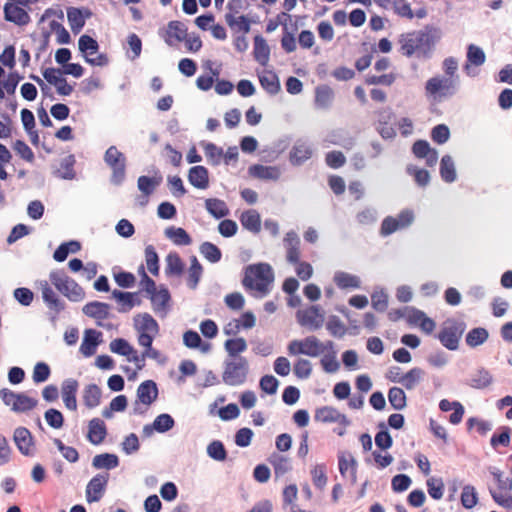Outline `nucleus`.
<instances>
[{
    "mask_svg": "<svg viewBox=\"0 0 512 512\" xmlns=\"http://www.w3.org/2000/svg\"><path fill=\"white\" fill-rule=\"evenodd\" d=\"M92 464L97 469H113L118 466L119 459L115 454H99L93 458Z\"/></svg>",
    "mask_w": 512,
    "mask_h": 512,
    "instance_id": "46",
    "label": "nucleus"
},
{
    "mask_svg": "<svg viewBox=\"0 0 512 512\" xmlns=\"http://www.w3.org/2000/svg\"><path fill=\"white\" fill-rule=\"evenodd\" d=\"M110 349L113 353L129 357L134 348L123 338H117L110 343Z\"/></svg>",
    "mask_w": 512,
    "mask_h": 512,
    "instance_id": "60",
    "label": "nucleus"
},
{
    "mask_svg": "<svg viewBox=\"0 0 512 512\" xmlns=\"http://www.w3.org/2000/svg\"><path fill=\"white\" fill-rule=\"evenodd\" d=\"M148 297L150 298L155 311L163 310L170 300L169 291L164 287L156 289Z\"/></svg>",
    "mask_w": 512,
    "mask_h": 512,
    "instance_id": "48",
    "label": "nucleus"
},
{
    "mask_svg": "<svg viewBox=\"0 0 512 512\" xmlns=\"http://www.w3.org/2000/svg\"><path fill=\"white\" fill-rule=\"evenodd\" d=\"M400 52L411 57L417 50L430 45V35L422 30L403 33L399 37Z\"/></svg>",
    "mask_w": 512,
    "mask_h": 512,
    "instance_id": "9",
    "label": "nucleus"
},
{
    "mask_svg": "<svg viewBox=\"0 0 512 512\" xmlns=\"http://www.w3.org/2000/svg\"><path fill=\"white\" fill-rule=\"evenodd\" d=\"M109 474H97L88 483L86 487V499L89 503L99 501L107 486Z\"/></svg>",
    "mask_w": 512,
    "mask_h": 512,
    "instance_id": "15",
    "label": "nucleus"
},
{
    "mask_svg": "<svg viewBox=\"0 0 512 512\" xmlns=\"http://www.w3.org/2000/svg\"><path fill=\"white\" fill-rule=\"evenodd\" d=\"M427 490L430 497L439 500L443 497L444 483L441 478L431 477L427 480Z\"/></svg>",
    "mask_w": 512,
    "mask_h": 512,
    "instance_id": "55",
    "label": "nucleus"
},
{
    "mask_svg": "<svg viewBox=\"0 0 512 512\" xmlns=\"http://www.w3.org/2000/svg\"><path fill=\"white\" fill-rule=\"evenodd\" d=\"M283 244L286 252V260L290 264H296L301 257V241L295 231L286 233Z\"/></svg>",
    "mask_w": 512,
    "mask_h": 512,
    "instance_id": "16",
    "label": "nucleus"
},
{
    "mask_svg": "<svg viewBox=\"0 0 512 512\" xmlns=\"http://www.w3.org/2000/svg\"><path fill=\"white\" fill-rule=\"evenodd\" d=\"M388 401L395 410H402L406 407V394L400 387H392L388 391Z\"/></svg>",
    "mask_w": 512,
    "mask_h": 512,
    "instance_id": "42",
    "label": "nucleus"
},
{
    "mask_svg": "<svg viewBox=\"0 0 512 512\" xmlns=\"http://www.w3.org/2000/svg\"><path fill=\"white\" fill-rule=\"evenodd\" d=\"M478 502V496L476 490L471 485H466L462 489L461 503L466 509H471L476 506Z\"/></svg>",
    "mask_w": 512,
    "mask_h": 512,
    "instance_id": "54",
    "label": "nucleus"
},
{
    "mask_svg": "<svg viewBox=\"0 0 512 512\" xmlns=\"http://www.w3.org/2000/svg\"><path fill=\"white\" fill-rule=\"evenodd\" d=\"M333 349V342L322 343L316 336H308L303 340H293L288 345L290 355L304 354L310 357H318L326 350Z\"/></svg>",
    "mask_w": 512,
    "mask_h": 512,
    "instance_id": "2",
    "label": "nucleus"
},
{
    "mask_svg": "<svg viewBox=\"0 0 512 512\" xmlns=\"http://www.w3.org/2000/svg\"><path fill=\"white\" fill-rule=\"evenodd\" d=\"M297 319L301 326L314 331L323 326L324 313L318 306L313 305L304 310L298 311Z\"/></svg>",
    "mask_w": 512,
    "mask_h": 512,
    "instance_id": "12",
    "label": "nucleus"
},
{
    "mask_svg": "<svg viewBox=\"0 0 512 512\" xmlns=\"http://www.w3.org/2000/svg\"><path fill=\"white\" fill-rule=\"evenodd\" d=\"M455 91L456 81L451 77H432L427 80L425 85L426 95L436 101L453 96Z\"/></svg>",
    "mask_w": 512,
    "mask_h": 512,
    "instance_id": "6",
    "label": "nucleus"
},
{
    "mask_svg": "<svg viewBox=\"0 0 512 512\" xmlns=\"http://www.w3.org/2000/svg\"><path fill=\"white\" fill-rule=\"evenodd\" d=\"M496 484L497 490H490L493 500L500 506L506 509H512V479L505 476L504 473L498 469L491 472Z\"/></svg>",
    "mask_w": 512,
    "mask_h": 512,
    "instance_id": "5",
    "label": "nucleus"
},
{
    "mask_svg": "<svg viewBox=\"0 0 512 512\" xmlns=\"http://www.w3.org/2000/svg\"><path fill=\"white\" fill-rule=\"evenodd\" d=\"M254 59L262 66H266L270 59V48L262 36L254 37Z\"/></svg>",
    "mask_w": 512,
    "mask_h": 512,
    "instance_id": "26",
    "label": "nucleus"
},
{
    "mask_svg": "<svg viewBox=\"0 0 512 512\" xmlns=\"http://www.w3.org/2000/svg\"><path fill=\"white\" fill-rule=\"evenodd\" d=\"M440 175L443 181L451 183L456 179V171L453 159L450 155H444L440 162Z\"/></svg>",
    "mask_w": 512,
    "mask_h": 512,
    "instance_id": "38",
    "label": "nucleus"
},
{
    "mask_svg": "<svg viewBox=\"0 0 512 512\" xmlns=\"http://www.w3.org/2000/svg\"><path fill=\"white\" fill-rule=\"evenodd\" d=\"M107 435L106 425L103 420L93 418L88 425L87 439L94 445L101 444Z\"/></svg>",
    "mask_w": 512,
    "mask_h": 512,
    "instance_id": "23",
    "label": "nucleus"
},
{
    "mask_svg": "<svg viewBox=\"0 0 512 512\" xmlns=\"http://www.w3.org/2000/svg\"><path fill=\"white\" fill-rule=\"evenodd\" d=\"M488 337H489V333L485 328H482V327L473 328L466 335V344L469 347L474 348V347H477V346L483 344L484 342H486Z\"/></svg>",
    "mask_w": 512,
    "mask_h": 512,
    "instance_id": "45",
    "label": "nucleus"
},
{
    "mask_svg": "<svg viewBox=\"0 0 512 512\" xmlns=\"http://www.w3.org/2000/svg\"><path fill=\"white\" fill-rule=\"evenodd\" d=\"M184 269V264L176 252H171L166 257V274L180 275Z\"/></svg>",
    "mask_w": 512,
    "mask_h": 512,
    "instance_id": "50",
    "label": "nucleus"
},
{
    "mask_svg": "<svg viewBox=\"0 0 512 512\" xmlns=\"http://www.w3.org/2000/svg\"><path fill=\"white\" fill-rule=\"evenodd\" d=\"M314 420L320 423H341L348 424L347 417L341 414L336 408L331 406H323L316 409Z\"/></svg>",
    "mask_w": 512,
    "mask_h": 512,
    "instance_id": "18",
    "label": "nucleus"
},
{
    "mask_svg": "<svg viewBox=\"0 0 512 512\" xmlns=\"http://www.w3.org/2000/svg\"><path fill=\"white\" fill-rule=\"evenodd\" d=\"M204 152L208 161L212 165H219L223 159V149L217 147L214 143H208L204 146Z\"/></svg>",
    "mask_w": 512,
    "mask_h": 512,
    "instance_id": "57",
    "label": "nucleus"
},
{
    "mask_svg": "<svg viewBox=\"0 0 512 512\" xmlns=\"http://www.w3.org/2000/svg\"><path fill=\"white\" fill-rule=\"evenodd\" d=\"M250 175L259 178L268 179L274 175H279V170L276 167H267L260 164L253 165L249 168Z\"/></svg>",
    "mask_w": 512,
    "mask_h": 512,
    "instance_id": "61",
    "label": "nucleus"
},
{
    "mask_svg": "<svg viewBox=\"0 0 512 512\" xmlns=\"http://www.w3.org/2000/svg\"><path fill=\"white\" fill-rule=\"evenodd\" d=\"M165 235L176 245H189L191 243V237L181 227H169L165 230Z\"/></svg>",
    "mask_w": 512,
    "mask_h": 512,
    "instance_id": "43",
    "label": "nucleus"
},
{
    "mask_svg": "<svg viewBox=\"0 0 512 512\" xmlns=\"http://www.w3.org/2000/svg\"><path fill=\"white\" fill-rule=\"evenodd\" d=\"M203 268L195 256L191 259V265L188 272L187 284L191 289H195L202 275Z\"/></svg>",
    "mask_w": 512,
    "mask_h": 512,
    "instance_id": "52",
    "label": "nucleus"
},
{
    "mask_svg": "<svg viewBox=\"0 0 512 512\" xmlns=\"http://www.w3.org/2000/svg\"><path fill=\"white\" fill-rule=\"evenodd\" d=\"M14 441L19 451L24 455H31L33 452V438L30 431L25 427H18L14 431Z\"/></svg>",
    "mask_w": 512,
    "mask_h": 512,
    "instance_id": "22",
    "label": "nucleus"
},
{
    "mask_svg": "<svg viewBox=\"0 0 512 512\" xmlns=\"http://www.w3.org/2000/svg\"><path fill=\"white\" fill-rule=\"evenodd\" d=\"M102 333L94 330L87 329L84 332V337L80 345V352L84 357H91L95 354L97 346L101 342Z\"/></svg>",
    "mask_w": 512,
    "mask_h": 512,
    "instance_id": "19",
    "label": "nucleus"
},
{
    "mask_svg": "<svg viewBox=\"0 0 512 512\" xmlns=\"http://www.w3.org/2000/svg\"><path fill=\"white\" fill-rule=\"evenodd\" d=\"M75 162V157L73 155L65 157L56 171V176L66 180L74 179L76 175L74 171Z\"/></svg>",
    "mask_w": 512,
    "mask_h": 512,
    "instance_id": "40",
    "label": "nucleus"
},
{
    "mask_svg": "<svg viewBox=\"0 0 512 512\" xmlns=\"http://www.w3.org/2000/svg\"><path fill=\"white\" fill-rule=\"evenodd\" d=\"M493 377L485 368L477 369L470 375L468 385L474 389H485L491 385Z\"/></svg>",
    "mask_w": 512,
    "mask_h": 512,
    "instance_id": "27",
    "label": "nucleus"
},
{
    "mask_svg": "<svg viewBox=\"0 0 512 512\" xmlns=\"http://www.w3.org/2000/svg\"><path fill=\"white\" fill-rule=\"evenodd\" d=\"M0 398L5 405L9 406L11 410L17 413H24L33 410L38 400L30 397L25 393H16L7 388L0 390Z\"/></svg>",
    "mask_w": 512,
    "mask_h": 512,
    "instance_id": "8",
    "label": "nucleus"
},
{
    "mask_svg": "<svg viewBox=\"0 0 512 512\" xmlns=\"http://www.w3.org/2000/svg\"><path fill=\"white\" fill-rule=\"evenodd\" d=\"M92 15L89 9H80L69 7L67 9V19L71 30L76 34L79 33L85 25V19Z\"/></svg>",
    "mask_w": 512,
    "mask_h": 512,
    "instance_id": "21",
    "label": "nucleus"
},
{
    "mask_svg": "<svg viewBox=\"0 0 512 512\" xmlns=\"http://www.w3.org/2000/svg\"><path fill=\"white\" fill-rule=\"evenodd\" d=\"M465 329L466 324L463 321L448 319L444 322L438 334V339L447 349L456 350Z\"/></svg>",
    "mask_w": 512,
    "mask_h": 512,
    "instance_id": "7",
    "label": "nucleus"
},
{
    "mask_svg": "<svg viewBox=\"0 0 512 512\" xmlns=\"http://www.w3.org/2000/svg\"><path fill=\"white\" fill-rule=\"evenodd\" d=\"M38 287L41 291L43 301L47 307L56 314L60 313L64 309V303L59 299L48 281H39Z\"/></svg>",
    "mask_w": 512,
    "mask_h": 512,
    "instance_id": "17",
    "label": "nucleus"
},
{
    "mask_svg": "<svg viewBox=\"0 0 512 512\" xmlns=\"http://www.w3.org/2000/svg\"><path fill=\"white\" fill-rule=\"evenodd\" d=\"M162 182V176H154V177H148V176H140L138 178L137 184L138 189L146 196L151 195L157 186L160 185Z\"/></svg>",
    "mask_w": 512,
    "mask_h": 512,
    "instance_id": "41",
    "label": "nucleus"
},
{
    "mask_svg": "<svg viewBox=\"0 0 512 512\" xmlns=\"http://www.w3.org/2000/svg\"><path fill=\"white\" fill-rule=\"evenodd\" d=\"M78 387V381L72 378L64 380L61 386L63 402L65 406L72 411L77 409L76 394Z\"/></svg>",
    "mask_w": 512,
    "mask_h": 512,
    "instance_id": "20",
    "label": "nucleus"
},
{
    "mask_svg": "<svg viewBox=\"0 0 512 512\" xmlns=\"http://www.w3.org/2000/svg\"><path fill=\"white\" fill-rule=\"evenodd\" d=\"M259 81L261 86L270 94H276L280 90V83L275 73L271 71L264 72Z\"/></svg>",
    "mask_w": 512,
    "mask_h": 512,
    "instance_id": "44",
    "label": "nucleus"
},
{
    "mask_svg": "<svg viewBox=\"0 0 512 512\" xmlns=\"http://www.w3.org/2000/svg\"><path fill=\"white\" fill-rule=\"evenodd\" d=\"M333 280L340 289H356L360 287L359 277L347 272H336Z\"/></svg>",
    "mask_w": 512,
    "mask_h": 512,
    "instance_id": "28",
    "label": "nucleus"
},
{
    "mask_svg": "<svg viewBox=\"0 0 512 512\" xmlns=\"http://www.w3.org/2000/svg\"><path fill=\"white\" fill-rule=\"evenodd\" d=\"M312 155V149L306 143L297 144L290 153V159L294 164H301L308 160Z\"/></svg>",
    "mask_w": 512,
    "mask_h": 512,
    "instance_id": "47",
    "label": "nucleus"
},
{
    "mask_svg": "<svg viewBox=\"0 0 512 512\" xmlns=\"http://www.w3.org/2000/svg\"><path fill=\"white\" fill-rule=\"evenodd\" d=\"M249 363L245 357H238L225 362L222 380L229 386H240L246 382Z\"/></svg>",
    "mask_w": 512,
    "mask_h": 512,
    "instance_id": "3",
    "label": "nucleus"
},
{
    "mask_svg": "<svg viewBox=\"0 0 512 512\" xmlns=\"http://www.w3.org/2000/svg\"><path fill=\"white\" fill-rule=\"evenodd\" d=\"M333 90L326 85L316 88L315 103L320 108H327L333 100Z\"/></svg>",
    "mask_w": 512,
    "mask_h": 512,
    "instance_id": "49",
    "label": "nucleus"
},
{
    "mask_svg": "<svg viewBox=\"0 0 512 512\" xmlns=\"http://www.w3.org/2000/svg\"><path fill=\"white\" fill-rule=\"evenodd\" d=\"M224 348L228 355L235 359L241 357L239 354L247 350V342L242 337L228 339L224 343Z\"/></svg>",
    "mask_w": 512,
    "mask_h": 512,
    "instance_id": "37",
    "label": "nucleus"
},
{
    "mask_svg": "<svg viewBox=\"0 0 512 512\" xmlns=\"http://www.w3.org/2000/svg\"><path fill=\"white\" fill-rule=\"evenodd\" d=\"M158 396V388L154 381L146 380L142 382L137 389L139 401L145 405L152 404Z\"/></svg>",
    "mask_w": 512,
    "mask_h": 512,
    "instance_id": "25",
    "label": "nucleus"
},
{
    "mask_svg": "<svg viewBox=\"0 0 512 512\" xmlns=\"http://www.w3.org/2000/svg\"><path fill=\"white\" fill-rule=\"evenodd\" d=\"M104 161L112 170L111 182L120 185L126 175L125 155L116 146H110L104 154Z\"/></svg>",
    "mask_w": 512,
    "mask_h": 512,
    "instance_id": "10",
    "label": "nucleus"
},
{
    "mask_svg": "<svg viewBox=\"0 0 512 512\" xmlns=\"http://www.w3.org/2000/svg\"><path fill=\"white\" fill-rule=\"evenodd\" d=\"M311 476L314 486L320 490H323L328 480L325 466L322 464L314 466L313 469L311 470Z\"/></svg>",
    "mask_w": 512,
    "mask_h": 512,
    "instance_id": "58",
    "label": "nucleus"
},
{
    "mask_svg": "<svg viewBox=\"0 0 512 512\" xmlns=\"http://www.w3.org/2000/svg\"><path fill=\"white\" fill-rule=\"evenodd\" d=\"M207 454L216 461H224L227 458L226 449L221 441H212L207 447Z\"/></svg>",
    "mask_w": 512,
    "mask_h": 512,
    "instance_id": "59",
    "label": "nucleus"
},
{
    "mask_svg": "<svg viewBox=\"0 0 512 512\" xmlns=\"http://www.w3.org/2000/svg\"><path fill=\"white\" fill-rule=\"evenodd\" d=\"M425 371L422 368L414 367L403 375L402 385L407 390L414 389L424 378Z\"/></svg>",
    "mask_w": 512,
    "mask_h": 512,
    "instance_id": "36",
    "label": "nucleus"
},
{
    "mask_svg": "<svg viewBox=\"0 0 512 512\" xmlns=\"http://www.w3.org/2000/svg\"><path fill=\"white\" fill-rule=\"evenodd\" d=\"M240 222L245 229L253 233H258L261 229L260 214L254 209L243 212Z\"/></svg>",
    "mask_w": 512,
    "mask_h": 512,
    "instance_id": "29",
    "label": "nucleus"
},
{
    "mask_svg": "<svg viewBox=\"0 0 512 512\" xmlns=\"http://www.w3.org/2000/svg\"><path fill=\"white\" fill-rule=\"evenodd\" d=\"M200 252L211 263L219 262L222 256L221 250L211 242L202 243Z\"/></svg>",
    "mask_w": 512,
    "mask_h": 512,
    "instance_id": "53",
    "label": "nucleus"
},
{
    "mask_svg": "<svg viewBox=\"0 0 512 512\" xmlns=\"http://www.w3.org/2000/svg\"><path fill=\"white\" fill-rule=\"evenodd\" d=\"M207 211L217 219L223 218L229 214V208L225 201L218 198H209L205 201Z\"/></svg>",
    "mask_w": 512,
    "mask_h": 512,
    "instance_id": "32",
    "label": "nucleus"
},
{
    "mask_svg": "<svg viewBox=\"0 0 512 512\" xmlns=\"http://www.w3.org/2000/svg\"><path fill=\"white\" fill-rule=\"evenodd\" d=\"M101 390L96 384H89L83 392V402L88 408H95L100 404Z\"/></svg>",
    "mask_w": 512,
    "mask_h": 512,
    "instance_id": "35",
    "label": "nucleus"
},
{
    "mask_svg": "<svg viewBox=\"0 0 512 512\" xmlns=\"http://www.w3.org/2000/svg\"><path fill=\"white\" fill-rule=\"evenodd\" d=\"M227 25L234 31L243 32L247 34L250 31V20L245 15H235L234 13H227L225 15Z\"/></svg>",
    "mask_w": 512,
    "mask_h": 512,
    "instance_id": "30",
    "label": "nucleus"
},
{
    "mask_svg": "<svg viewBox=\"0 0 512 512\" xmlns=\"http://www.w3.org/2000/svg\"><path fill=\"white\" fill-rule=\"evenodd\" d=\"M135 328L138 332L145 333H158L159 331L157 321L148 313L135 318Z\"/></svg>",
    "mask_w": 512,
    "mask_h": 512,
    "instance_id": "31",
    "label": "nucleus"
},
{
    "mask_svg": "<svg viewBox=\"0 0 512 512\" xmlns=\"http://www.w3.org/2000/svg\"><path fill=\"white\" fill-rule=\"evenodd\" d=\"M175 422L171 415L163 413L158 415L154 422L153 428L159 433H165L173 428Z\"/></svg>",
    "mask_w": 512,
    "mask_h": 512,
    "instance_id": "56",
    "label": "nucleus"
},
{
    "mask_svg": "<svg viewBox=\"0 0 512 512\" xmlns=\"http://www.w3.org/2000/svg\"><path fill=\"white\" fill-rule=\"evenodd\" d=\"M20 4L8 0L3 7L4 19L17 26H26L30 23L31 17L28 12L19 6Z\"/></svg>",
    "mask_w": 512,
    "mask_h": 512,
    "instance_id": "13",
    "label": "nucleus"
},
{
    "mask_svg": "<svg viewBox=\"0 0 512 512\" xmlns=\"http://www.w3.org/2000/svg\"><path fill=\"white\" fill-rule=\"evenodd\" d=\"M297 30V23H291L283 30L281 38V47L286 53H292L297 49L296 39L294 36Z\"/></svg>",
    "mask_w": 512,
    "mask_h": 512,
    "instance_id": "34",
    "label": "nucleus"
},
{
    "mask_svg": "<svg viewBox=\"0 0 512 512\" xmlns=\"http://www.w3.org/2000/svg\"><path fill=\"white\" fill-rule=\"evenodd\" d=\"M44 418L47 424L54 429H60L64 424L63 414L54 408L48 409L44 414Z\"/></svg>",
    "mask_w": 512,
    "mask_h": 512,
    "instance_id": "64",
    "label": "nucleus"
},
{
    "mask_svg": "<svg viewBox=\"0 0 512 512\" xmlns=\"http://www.w3.org/2000/svg\"><path fill=\"white\" fill-rule=\"evenodd\" d=\"M502 431L500 434H493L490 439L491 446L496 449L498 445H502L504 447H508L511 441V429L508 426H504L501 428Z\"/></svg>",
    "mask_w": 512,
    "mask_h": 512,
    "instance_id": "62",
    "label": "nucleus"
},
{
    "mask_svg": "<svg viewBox=\"0 0 512 512\" xmlns=\"http://www.w3.org/2000/svg\"><path fill=\"white\" fill-rule=\"evenodd\" d=\"M273 281L274 273L267 263L252 264L245 268L244 287L258 292L261 297L269 293Z\"/></svg>",
    "mask_w": 512,
    "mask_h": 512,
    "instance_id": "1",
    "label": "nucleus"
},
{
    "mask_svg": "<svg viewBox=\"0 0 512 512\" xmlns=\"http://www.w3.org/2000/svg\"><path fill=\"white\" fill-rule=\"evenodd\" d=\"M189 183L197 189H206L209 186V173L204 166H194L188 173Z\"/></svg>",
    "mask_w": 512,
    "mask_h": 512,
    "instance_id": "24",
    "label": "nucleus"
},
{
    "mask_svg": "<svg viewBox=\"0 0 512 512\" xmlns=\"http://www.w3.org/2000/svg\"><path fill=\"white\" fill-rule=\"evenodd\" d=\"M326 328L332 336L338 338L343 337L347 331L344 323L337 316H332L329 318L326 324Z\"/></svg>",
    "mask_w": 512,
    "mask_h": 512,
    "instance_id": "63",
    "label": "nucleus"
},
{
    "mask_svg": "<svg viewBox=\"0 0 512 512\" xmlns=\"http://www.w3.org/2000/svg\"><path fill=\"white\" fill-rule=\"evenodd\" d=\"M79 50L83 53L85 61L93 66H105L108 58L105 54H99L98 42L89 35H82L78 41Z\"/></svg>",
    "mask_w": 512,
    "mask_h": 512,
    "instance_id": "11",
    "label": "nucleus"
},
{
    "mask_svg": "<svg viewBox=\"0 0 512 512\" xmlns=\"http://www.w3.org/2000/svg\"><path fill=\"white\" fill-rule=\"evenodd\" d=\"M83 312L90 317L105 319L109 314V305L103 302H90L83 307Z\"/></svg>",
    "mask_w": 512,
    "mask_h": 512,
    "instance_id": "33",
    "label": "nucleus"
},
{
    "mask_svg": "<svg viewBox=\"0 0 512 512\" xmlns=\"http://www.w3.org/2000/svg\"><path fill=\"white\" fill-rule=\"evenodd\" d=\"M145 261L149 272L154 275H159V257L153 245H148L145 248Z\"/></svg>",
    "mask_w": 512,
    "mask_h": 512,
    "instance_id": "51",
    "label": "nucleus"
},
{
    "mask_svg": "<svg viewBox=\"0 0 512 512\" xmlns=\"http://www.w3.org/2000/svg\"><path fill=\"white\" fill-rule=\"evenodd\" d=\"M49 279L52 285L72 301H79L84 297V291L73 279L63 270H54L50 273Z\"/></svg>",
    "mask_w": 512,
    "mask_h": 512,
    "instance_id": "4",
    "label": "nucleus"
},
{
    "mask_svg": "<svg viewBox=\"0 0 512 512\" xmlns=\"http://www.w3.org/2000/svg\"><path fill=\"white\" fill-rule=\"evenodd\" d=\"M486 60V56L484 51L476 46L475 44H470L467 47V62L465 65V69L468 70L470 65L481 66L484 64Z\"/></svg>",
    "mask_w": 512,
    "mask_h": 512,
    "instance_id": "39",
    "label": "nucleus"
},
{
    "mask_svg": "<svg viewBox=\"0 0 512 512\" xmlns=\"http://www.w3.org/2000/svg\"><path fill=\"white\" fill-rule=\"evenodd\" d=\"M187 32L188 28L183 22L173 20L167 24V27L161 36L167 45L174 46L186 38Z\"/></svg>",
    "mask_w": 512,
    "mask_h": 512,
    "instance_id": "14",
    "label": "nucleus"
}]
</instances>
